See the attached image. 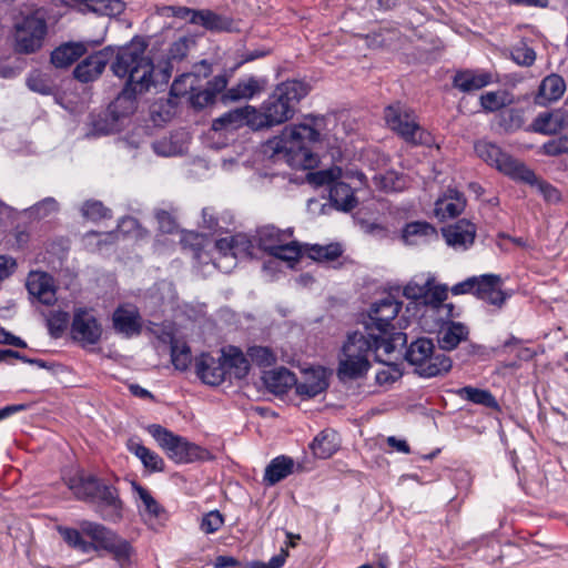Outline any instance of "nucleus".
<instances>
[{"label":"nucleus","mask_w":568,"mask_h":568,"mask_svg":"<svg viewBox=\"0 0 568 568\" xmlns=\"http://www.w3.org/2000/svg\"><path fill=\"white\" fill-rule=\"evenodd\" d=\"M146 45L142 41H132L119 48L111 64L113 74L126 78V83L108 110L114 120L133 114L138 108V95L145 93L154 85V64L145 54Z\"/></svg>","instance_id":"obj_1"},{"label":"nucleus","mask_w":568,"mask_h":568,"mask_svg":"<svg viewBox=\"0 0 568 568\" xmlns=\"http://www.w3.org/2000/svg\"><path fill=\"white\" fill-rule=\"evenodd\" d=\"M324 116L308 115L305 122L286 126L281 135L268 142L274 155L283 154L291 166L312 169L317 163L311 145L320 142Z\"/></svg>","instance_id":"obj_2"},{"label":"nucleus","mask_w":568,"mask_h":568,"mask_svg":"<svg viewBox=\"0 0 568 568\" xmlns=\"http://www.w3.org/2000/svg\"><path fill=\"white\" fill-rule=\"evenodd\" d=\"M389 364L390 356L384 354V345L375 342L365 331L348 333L338 354L336 374L339 381H356L367 375L372 367L371 358Z\"/></svg>","instance_id":"obj_3"},{"label":"nucleus","mask_w":568,"mask_h":568,"mask_svg":"<svg viewBox=\"0 0 568 568\" xmlns=\"http://www.w3.org/2000/svg\"><path fill=\"white\" fill-rule=\"evenodd\" d=\"M400 308L402 303L392 295H387L372 304L368 314L363 321L364 331L375 342L384 345V354L386 356L392 355L407 342L406 334L397 331L393 324Z\"/></svg>","instance_id":"obj_4"},{"label":"nucleus","mask_w":568,"mask_h":568,"mask_svg":"<svg viewBox=\"0 0 568 568\" xmlns=\"http://www.w3.org/2000/svg\"><path fill=\"white\" fill-rule=\"evenodd\" d=\"M74 496L92 504L102 519L116 523L123 517V501L115 486L93 475H81L69 480Z\"/></svg>","instance_id":"obj_5"},{"label":"nucleus","mask_w":568,"mask_h":568,"mask_svg":"<svg viewBox=\"0 0 568 568\" xmlns=\"http://www.w3.org/2000/svg\"><path fill=\"white\" fill-rule=\"evenodd\" d=\"M308 93V87L297 80L283 82L274 89L268 98L256 109V130L280 125L291 120L296 104Z\"/></svg>","instance_id":"obj_6"},{"label":"nucleus","mask_w":568,"mask_h":568,"mask_svg":"<svg viewBox=\"0 0 568 568\" xmlns=\"http://www.w3.org/2000/svg\"><path fill=\"white\" fill-rule=\"evenodd\" d=\"M49 9L34 7L20 12L13 22L14 49L19 53L30 54L39 51L48 34Z\"/></svg>","instance_id":"obj_7"},{"label":"nucleus","mask_w":568,"mask_h":568,"mask_svg":"<svg viewBox=\"0 0 568 568\" xmlns=\"http://www.w3.org/2000/svg\"><path fill=\"white\" fill-rule=\"evenodd\" d=\"M406 361L415 367V372L425 378L448 373L453 362L440 349H436L433 341L420 337L412 342L405 353Z\"/></svg>","instance_id":"obj_8"},{"label":"nucleus","mask_w":568,"mask_h":568,"mask_svg":"<svg viewBox=\"0 0 568 568\" xmlns=\"http://www.w3.org/2000/svg\"><path fill=\"white\" fill-rule=\"evenodd\" d=\"M80 528L91 538V542L94 544L93 550L103 549L110 552L121 568L130 566L133 548L128 540L98 523L84 520L80 524Z\"/></svg>","instance_id":"obj_9"},{"label":"nucleus","mask_w":568,"mask_h":568,"mask_svg":"<svg viewBox=\"0 0 568 568\" xmlns=\"http://www.w3.org/2000/svg\"><path fill=\"white\" fill-rule=\"evenodd\" d=\"M476 154L488 165L496 168L498 171L528 184L534 185L537 182V175L521 162L515 160L509 154L489 141H478L475 143Z\"/></svg>","instance_id":"obj_10"},{"label":"nucleus","mask_w":568,"mask_h":568,"mask_svg":"<svg viewBox=\"0 0 568 568\" xmlns=\"http://www.w3.org/2000/svg\"><path fill=\"white\" fill-rule=\"evenodd\" d=\"M384 119L388 128L410 145L426 142L427 132L419 125L415 112L404 104L395 103L385 108Z\"/></svg>","instance_id":"obj_11"},{"label":"nucleus","mask_w":568,"mask_h":568,"mask_svg":"<svg viewBox=\"0 0 568 568\" xmlns=\"http://www.w3.org/2000/svg\"><path fill=\"white\" fill-rule=\"evenodd\" d=\"M148 432L175 463H191L201 457L202 449L197 445L159 424L149 425Z\"/></svg>","instance_id":"obj_12"},{"label":"nucleus","mask_w":568,"mask_h":568,"mask_svg":"<svg viewBox=\"0 0 568 568\" xmlns=\"http://www.w3.org/2000/svg\"><path fill=\"white\" fill-rule=\"evenodd\" d=\"M70 334L82 347L95 345L101 339L102 326L91 311L79 307L73 312Z\"/></svg>","instance_id":"obj_13"},{"label":"nucleus","mask_w":568,"mask_h":568,"mask_svg":"<svg viewBox=\"0 0 568 568\" xmlns=\"http://www.w3.org/2000/svg\"><path fill=\"white\" fill-rule=\"evenodd\" d=\"M113 57L114 49L112 47H105L102 50L88 55L74 68V78L83 83L97 80Z\"/></svg>","instance_id":"obj_14"},{"label":"nucleus","mask_w":568,"mask_h":568,"mask_svg":"<svg viewBox=\"0 0 568 568\" xmlns=\"http://www.w3.org/2000/svg\"><path fill=\"white\" fill-rule=\"evenodd\" d=\"M437 318V324L429 329L437 331V342L442 352L453 351L468 338L469 328L465 324L444 320L443 316Z\"/></svg>","instance_id":"obj_15"},{"label":"nucleus","mask_w":568,"mask_h":568,"mask_svg":"<svg viewBox=\"0 0 568 568\" xmlns=\"http://www.w3.org/2000/svg\"><path fill=\"white\" fill-rule=\"evenodd\" d=\"M212 73L211 64L206 60H202L193 67V70L181 74L176 78L170 89L174 97H184L193 93L200 88V82Z\"/></svg>","instance_id":"obj_16"},{"label":"nucleus","mask_w":568,"mask_h":568,"mask_svg":"<svg viewBox=\"0 0 568 568\" xmlns=\"http://www.w3.org/2000/svg\"><path fill=\"white\" fill-rule=\"evenodd\" d=\"M256 108L252 105H245L230 110L215 119L212 123V128L215 131L221 130H236L245 125L255 130L253 122H256Z\"/></svg>","instance_id":"obj_17"},{"label":"nucleus","mask_w":568,"mask_h":568,"mask_svg":"<svg viewBox=\"0 0 568 568\" xmlns=\"http://www.w3.org/2000/svg\"><path fill=\"white\" fill-rule=\"evenodd\" d=\"M445 242L455 251L468 250L475 241L476 226L469 221L460 220L442 230Z\"/></svg>","instance_id":"obj_18"},{"label":"nucleus","mask_w":568,"mask_h":568,"mask_svg":"<svg viewBox=\"0 0 568 568\" xmlns=\"http://www.w3.org/2000/svg\"><path fill=\"white\" fill-rule=\"evenodd\" d=\"M26 286L29 294L44 305L57 301L53 277L45 272H30Z\"/></svg>","instance_id":"obj_19"},{"label":"nucleus","mask_w":568,"mask_h":568,"mask_svg":"<svg viewBox=\"0 0 568 568\" xmlns=\"http://www.w3.org/2000/svg\"><path fill=\"white\" fill-rule=\"evenodd\" d=\"M567 126L568 111L564 108L540 112L531 123L532 131L544 135H555Z\"/></svg>","instance_id":"obj_20"},{"label":"nucleus","mask_w":568,"mask_h":568,"mask_svg":"<svg viewBox=\"0 0 568 568\" xmlns=\"http://www.w3.org/2000/svg\"><path fill=\"white\" fill-rule=\"evenodd\" d=\"M197 376L209 385H220L226 377V368L223 355L220 358H214L210 354H201L195 363Z\"/></svg>","instance_id":"obj_21"},{"label":"nucleus","mask_w":568,"mask_h":568,"mask_svg":"<svg viewBox=\"0 0 568 568\" xmlns=\"http://www.w3.org/2000/svg\"><path fill=\"white\" fill-rule=\"evenodd\" d=\"M327 387V374L323 367L305 371L302 381L295 382L296 394L303 398H313L325 392Z\"/></svg>","instance_id":"obj_22"},{"label":"nucleus","mask_w":568,"mask_h":568,"mask_svg":"<svg viewBox=\"0 0 568 568\" xmlns=\"http://www.w3.org/2000/svg\"><path fill=\"white\" fill-rule=\"evenodd\" d=\"M227 80L225 75H216L212 80L206 82L203 88L200 83V88L193 91L189 101L194 109L202 110L207 105L215 102L216 95L225 90Z\"/></svg>","instance_id":"obj_23"},{"label":"nucleus","mask_w":568,"mask_h":568,"mask_svg":"<svg viewBox=\"0 0 568 568\" xmlns=\"http://www.w3.org/2000/svg\"><path fill=\"white\" fill-rule=\"evenodd\" d=\"M72 7L79 12L94 13L97 16L115 17L125 9L122 0H71Z\"/></svg>","instance_id":"obj_24"},{"label":"nucleus","mask_w":568,"mask_h":568,"mask_svg":"<svg viewBox=\"0 0 568 568\" xmlns=\"http://www.w3.org/2000/svg\"><path fill=\"white\" fill-rule=\"evenodd\" d=\"M447 298V288L445 286L435 285L434 283L429 285L428 295L425 296L426 313L424 314V318L426 320L428 316L440 317L445 315L446 317L453 316L454 305L448 303L444 304V301Z\"/></svg>","instance_id":"obj_25"},{"label":"nucleus","mask_w":568,"mask_h":568,"mask_svg":"<svg viewBox=\"0 0 568 568\" xmlns=\"http://www.w3.org/2000/svg\"><path fill=\"white\" fill-rule=\"evenodd\" d=\"M437 237L435 226L426 221L409 222L402 230V239L407 245L426 244Z\"/></svg>","instance_id":"obj_26"},{"label":"nucleus","mask_w":568,"mask_h":568,"mask_svg":"<svg viewBox=\"0 0 568 568\" xmlns=\"http://www.w3.org/2000/svg\"><path fill=\"white\" fill-rule=\"evenodd\" d=\"M114 329L126 337L139 335L142 329L140 314L134 307H118L112 316Z\"/></svg>","instance_id":"obj_27"},{"label":"nucleus","mask_w":568,"mask_h":568,"mask_svg":"<svg viewBox=\"0 0 568 568\" xmlns=\"http://www.w3.org/2000/svg\"><path fill=\"white\" fill-rule=\"evenodd\" d=\"M196 19L193 20L194 26H200L206 31L213 33L232 32L234 30V21L231 17L217 13L210 9H199Z\"/></svg>","instance_id":"obj_28"},{"label":"nucleus","mask_w":568,"mask_h":568,"mask_svg":"<svg viewBox=\"0 0 568 568\" xmlns=\"http://www.w3.org/2000/svg\"><path fill=\"white\" fill-rule=\"evenodd\" d=\"M491 81L493 78L489 72L463 70L455 74L453 85L462 92L469 93L485 88Z\"/></svg>","instance_id":"obj_29"},{"label":"nucleus","mask_w":568,"mask_h":568,"mask_svg":"<svg viewBox=\"0 0 568 568\" xmlns=\"http://www.w3.org/2000/svg\"><path fill=\"white\" fill-rule=\"evenodd\" d=\"M293 232L291 229L280 230L274 225H265L260 227L256 231V242L258 246L271 253L284 241L288 240L292 236Z\"/></svg>","instance_id":"obj_30"},{"label":"nucleus","mask_w":568,"mask_h":568,"mask_svg":"<svg viewBox=\"0 0 568 568\" xmlns=\"http://www.w3.org/2000/svg\"><path fill=\"white\" fill-rule=\"evenodd\" d=\"M338 434L333 429L322 430L310 444V449L317 458H328L339 448Z\"/></svg>","instance_id":"obj_31"},{"label":"nucleus","mask_w":568,"mask_h":568,"mask_svg":"<svg viewBox=\"0 0 568 568\" xmlns=\"http://www.w3.org/2000/svg\"><path fill=\"white\" fill-rule=\"evenodd\" d=\"M465 204L466 202L462 193L456 190H449L447 195L436 201L435 213L442 219H453L464 211Z\"/></svg>","instance_id":"obj_32"},{"label":"nucleus","mask_w":568,"mask_h":568,"mask_svg":"<svg viewBox=\"0 0 568 568\" xmlns=\"http://www.w3.org/2000/svg\"><path fill=\"white\" fill-rule=\"evenodd\" d=\"M222 355L226 368V374L233 375L237 379H242L248 374V358L240 348L230 346L226 351L222 352Z\"/></svg>","instance_id":"obj_33"},{"label":"nucleus","mask_w":568,"mask_h":568,"mask_svg":"<svg viewBox=\"0 0 568 568\" xmlns=\"http://www.w3.org/2000/svg\"><path fill=\"white\" fill-rule=\"evenodd\" d=\"M85 53V47L82 43H64L55 48L50 57L51 63L55 68L64 69L75 62Z\"/></svg>","instance_id":"obj_34"},{"label":"nucleus","mask_w":568,"mask_h":568,"mask_svg":"<svg viewBox=\"0 0 568 568\" xmlns=\"http://www.w3.org/2000/svg\"><path fill=\"white\" fill-rule=\"evenodd\" d=\"M566 91V83L558 74L547 75L540 83L536 98L539 104L557 101Z\"/></svg>","instance_id":"obj_35"},{"label":"nucleus","mask_w":568,"mask_h":568,"mask_svg":"<svg viewBox=\"0 0 568 568\" xmlns=\"http://www.w3.org/2000/svg\"><path fill=\"white\" fill-rule=\"evenodd\" d=\"M126 447L150 471H162L164 469V460L160 455L142 445L141 442L130 438L126 443Z\"/></svg>","instance_id":"obj_36"},{"label":"nucleus","mask_w":568,"mask_h":568,"mask_svg":"<svg viewBox=\"0 0 568 568\" xmlns=\"http://www.w3.org/2000/svg\"><path fill=\"white\" fill-rule=\"evenodd\" d=\"M294 462L291 457L278 456L271 460L264 473V481L272 486L293 473Z\"/></svg>","instance_id":"obj_37"},{"label":"nucleus","mask_w":568,"mask_h":568,"mask_svg":"<svg viewBox=\"0 0 568 568\" xmlns=\"http://www.w3.org/2000/svg\"><path fill=\"white\" fill-rule=\"evenodd\" d=\"M263 379L266 387L275 394L285 393L296 382L295 375L285 367L265 373Z\"/></svg>","instance_id":"obj_38"},{"label":"nucleus","mask_w":568,"mask_h":568,"mask_svg":"<svg viewBox=\"0 0 568 568\" xmlns=\"http://www.w3.org/2000/svg\"><path fill=\"white\" fill-rule=\"evenodd\" d=\"M329 199L337 209L346 212L353 210L357 204L351 186L337 180L329 187Z\"/></svg>","instance_id":"obj_39"},{"label":"nucleus","mask_w":568,"mask_h":568,"mask_svg":"<svg viewBox=\"0 0 568 568\" xmlns=\"http://www.w3.org/2000/svg\"><path fill=\"white\" fill-rule=\"evenodd\" d=\"M133 490L136 493L139 499L141 500V506H139L140 514L142 516H148L150 519H158L164 513L163 507L153 498L151 493L142 487L141 485L133 483Z\"/></svg>","instance_id":"obj_40"},{"label":"nucleus","mask_w":568,"mask_h":568,"mask_svg":"<svg viewBox=\"0 0 568 568\" xmlns=\"http://www.w3.org/2000/svg\"><path fill=\"white\" fill-rule=\"evenodd\" d=\"M216 250L224 257H233L234 260L242 253H247L251 247L250 242L242 235L232 236L231 239H220L215 242Z\"/></svg>","instance_id":"obj_41"},{"label":"nucleus","mask_w":568,"mask_h":568,"mask_svg":"<svg viewBox=\"0 0 568 568\" xmlns=\"http://www.w3.org/2000/svg\"><path fill=\"white\" fill-rule=\"evenodd\" d=\"M260 91L258 81L255 78L241 80L236 85L226 90L222 95L223 101H239L251 99Z\"/></svg>","instance_id":"obj_42"},{"label":"nucleus","mask_w":568,"mask_h":568,"mask_svg":"<svg viewBox=\"0 0 568 568\" xmlns=\"http://www.w3.org/2000/svg\"><path fill=\"white\" fill-rule=\"evenodd\" d=\"M480 105L486 112H496L515 102L514 95L506 90L490 91L480 95Z\"/></svg>","instance_id":"obj_43"},{"label":"nucleus","mask_w":568,"mask_h":568,"mask_svg":"<svg viewBox=\"0 0 568 568\" xmlns=\"http://www.w3.org/2000/svg\"><path fill=\"white\" fill-rule=\"evenodd\" d=\"M376 185L385 192H402L408 184V178L396 171H387L384 174L375 175Z\"/></svg>","instance_id":"obj_44"},{"label":"nucleus","mask_w":568,"mask_h":568,"mask_svg":"<svg viewBox=\"0 0 568 568\" xmlns=\"http://www.w3.org/2000/svg\"><path fill=\"white\" fill-rule=\"evenodd\" d=\"M457 394L466 400L488 408H497L498 403L494 395L487 389H479L471 386L460 388Z\"/></svg>","instance_id":"obj_45"},{"label":"nucleus","mask_w":568,"mask_h":568,"mask_svg":"<svg viewBox=\"0 0 568 568\" xmlns=\"http://www.w3.org/2000/svg\"><path fill=\"white\" fill-rule=\"evenodd\" d=\"M343 253L339 244L331 243L327 245L314 244L308 248V256L318 262H332L337 260Z\"/></svg>","instance_id":"obj_46"},{"label":"nucleus","mask_w":568,"mask_h":568,"mask_svg":"<svg viewBox=\"0 0 568 568\" xmlns=\"http://www.w3.org/2000/svg\"><path fill=\"white\" fill-rule=\"evenodd\" d=\"M59 209L60 205L58 201L54 197L48 196L27 209L26 215L28 217L42 220L57 213Z\"/></svg>","instance_id":"obj_47"},{"label":"nucleus","mask_w":568,"mask_h":568,"mask_svg":"<svg viewBox=\"0 0 568 568\" xmlns=\"http://www.w3.org/2000/svg\"><path fill=\"white\" fill-rule=\"evenodd\" d=\"M28 88L37 93L49 95L53 93L54 85L49 75L38 70H33L27 78Z\"/></svg>","instance_id":"obj_48"},{"label":"nucleus","mask_w":568,"mask_h":568,"mask_svg":"<svg viewBox=\"0 0 568 568\" xmlns=\"http://www.w3.org/2000/svg\"><path fill=\"white\" fill-rule=\"evenodd\" d=\"M171 361L179 371H185L191 363V349L185 343L176 339L171 342Z\"/></svg>","instance_id":"obj_49"},{"label":"nucleus","mask_w":568,"mask_h":568,"mask_svg":"<svg viewBox=\"0 0 568 568\" xmlns=\"http://www.w3.org/2000/svg\"><path fill=\"white\" fill-rule=\"evenodd\" d=\"M63 540L71 547L81 550L84 554L93 551L94 544L87 541L82 537V531L73 528H60L59 529Z\"/></svg>","instance_id":"obj_50"},{"label":"nucleus","mask_w":568,"mask_h":568,"mask_svg":"<svg viewBox=\"0 0 568 568\" xmlns=\"http://www.w3.org/2000/svg\"><path fill=\"white\" fill-rule=\"evenodd\" d=\"M301 245L296 241L288 242V240L281 243L271 253L272 256L288 263L297 261L301 257Z\"/></svg>","instance_id":"obj_51"},{"label":"nucleus","mask_w":568,"mask_h":568,"mask_svg":"<svg viewBox=\"0 0 568 568\" xmlns=\"http://www.w3.org/2000/svg\"><path fill=\"white\" fill-rule=\"evenodd\" d=\"M70 321V316L68 312L64 311H52L50 312L47 324L52 337H60L62 333L68 327Z\"/></svg>","instance_id":"obj_52"},{"label":"nucleus","mask_w":568,"mask_h":568,"mask_svg":"<svg viewBox=\"0 0 568 568\" xmlns=\"http://www.w3.org/2000/svg\"><path fill=\"white\" fill-rule=\"evenodd\" d=\"M247 357L258 366L268 367L275 364L276 356L271 348L252 346L247 349Z\"/></svg>","instance_id":"obj_53"},{"label":"nucleus","mask_w":568,"mask_h":568,"mask_svg":"<svg viewBox=\"0 0 568 568\" xmlns=\"http://www.w3.org/2000/svg\"><path fill=\"white\" fill-rule=\"evenodd\" d=\"M433 284V277H427L424 283H417L415 281L409 282L403 291L404 296L409 300H423L428 295L429 285Z\"/></svg>","instance_id":"obj_54"},{"label":"nucleus","mask_w":568,"mask_h":568,"mask_svg":"<svg viewBox=\"0 0 568 568\" xmlns=\"http://www.w3.org/2000/svg\"><path fill=\"white\" fill-rule=\"evenodd\" d=\"M501 283V278L499 275L495 274H484L477 276V285L475 286V295L484 300L485 296L490 292L495 286H499Z\"/></svg>","instance_id":"obj_55"},{"label":"nucleus","mask_w":568,"mask_h":568,"mask_svg":"<svg viewBox=\"0 0 568 568\" xmlns=\"http://www.w3.org/2000/svg\"><path fill=\"white\" fill-rule=\"evenodd\" d=\"M511 58L519 65L530 67L536 60V52L526 43H519L513 48Z\"/></svg>","instance_id":"obj_56"},{"label":"nucleus","mask_w":568,"mask_h":568,"mask_svg":"<svg viewBox=\"0 0 568 568\" xmlns=\"http://www.w3.org/2000/svg\"><path fill=\"white\" fill-rule=\"evenodd\" d=\"M542 153L548 156H558L568 153V134L547 141L541 146Z\"/></svg>","instance_id":"obj_57"},{"label":"nucleus","mask_w":568,"mask_h":568,"mask_svg":"<svg viewBox=\"0 0 568 568\" xmlns=\"http://www.w3.org/2000/svg\"><path fill=\"white\" fill-rule=\"evenodd\" d=\"M224 523L223 516L219 510L207 513L201 521V530L205 534H213L217 531Z\"/></svg>","instance_id":"obj_58"},{"label":"nucleus","mask_w":568,"mask_h":568,"mask_svg":"<svg viewBox=\"0 0 568 568\" xmlns=\"http://www.w3.org/2000/svg\"><path fill=\"white\" fill-rule=\"evenodd\" d=\"M109 210L99 201H87L82 206V214L91 220H100L109 216Z\"/></svg>","instance_id":"obj_59"},{"label":"nucleus","mask_w":568,"mask_h":568,"mask_svg":"<svg viewBox=\"0 0 568 568\" xmlns=\"http://www.w3.org/2000/svg\"><path fill=\"white\" fill-rule=\"evenodd\" d=\"M190 40L185 37L179 38L174 41L168 53L169 61H180L186 57L189 52Z\"/></svg>","instance_id":"obj_60"},{"label":"nucleus","mask_w":568,"mask_h":568,"mask_svg":"<svg viewBox=\"0 0 568 568\" xmlns=\"http://www.w3.org/2000/svg\"><path fill=\"white\" fill-rule=\"evenodd\" d=\"M153 151L162 156H172L179 153V146L171 139L163 138L152 144Z\"/></svg>","instance_id":"obj_61"},{"label":"nucleus","mask_w":568,"mask_h":568,"mask_svg":"<svg viewBox=\"0 0 568 568\" xmlns=\"http://www.w3.org/2000/svg\"><path fill=\"white\" fill-rule=\"evenodd\" d=\"M168 10L171 12V16L178 19L187 20L191 24H193V20L196 19V14L199 9H192L182 6H170Z\"/></svg>","instance_id":"obj_62"},{"label":"nucleus","mask_w":568,"mask_h":568,"mask_svg":"<svg viewBox=\"0 0 568 568\" xmlns=\"http://www.w3.org/2000/svg\"><path fill=\"white\" fill-rule=\"evenodd\" d=\"M156 220L161 232L170 234L176 230V222L169 212L159 211L156 213Z\"/></svg>","instance_id":"obj_63"},{"label":"nucleus","mask_w":568,"mask_h":568,"mask_svg":"<svg viewBox=\"0 0 568 568\" xmlns=\"http://www.w3.org/2000/svg\"><path fill=\"white\" fill-rule=\"evenodd\" d=\"M308 180L311 183L318 186L326 184L331 186L336 181V176L333 170H326L310 174Z\"/></svg>","instance_id":"obj_64"}]
</instances>
